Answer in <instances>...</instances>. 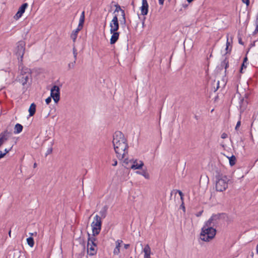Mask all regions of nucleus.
<instances>
[{"mask_svg": "<svg viewBox=\"0 0 258 258\" xmlns=\"http://www.w3.org/2000/svg\"><path fill=\"white\" fill-rule=\"evenodd\" d=\"M112 143L116 156L119 160L124 159V163L128 164L126 156L128 154V144L124 135L120 132H116L114 135Z\"/></svg>", "mask_w": 258, "mask_h": 258, "instance_id": "obj_1", "label": "nucleus"}, {"mask_svg": "<svg viewBox=\"0 0 258 258\" xmlns=\"http://www.w3.org/2000/svg\"><path fill=\"white\" fill-rule=\"evenodd\" d=\"M213 224L205 222L202 228L200 234L201 239L204 241L209 242L212 240L216 234V230Z\"/></svg>", "mask_w": 258, "mask_h": 258, "instance_id": "obj_2", "label": "nucleus"}, {"mask_svg": "<svg viewBox=\"0 0 258 258\" xmlns=\"http://www.w3.org/2000/svg\"><path fill=\"white\" fill-rule=\"evenodd\" d=\"M216 189L217 191H223L228 187V177L223 174H218L216 176Z\"/></svg>", "mask_w": 258, "mask_h": 258, "instance_id": "obj_3", "label": "nucleus"}, {"mask_svg": "<svg viewBox=\"0 0 258 258\" xmlns=\"http://www.w3.org/2000/svg\"><path fill=\"white\" fill-rule=\"evenodd\" d=\"M102 221L101 217L96 215L94 217L93 222L91 223L92 229L93 236L98 235L101 229Z\"/></svg>", "mask_w": 258, "mask_h": 258, "instance_id": "obj_4", "label": "nucleus"}, {"mask_svg": "<svg viewBox=\"0 0 258 258\" xmlns=\"http://www.w3.org/2000/svg\"><path fill=\"white\" fill-rule=\"evenodd\" d=\"M88 236L87 253L90 255H94L96 254L97 251V245L95 242L96 239L94 236L90 237V235L89 233Z\"/></svg>", "mask_w": 258, "mask_h": 258, "instance_id": "obj_5", "label": "nucleus"}, {"mask_svg": "<svg viewBox=\"0 0 258 258\" xmlns=\"http://www.w3.org/2000/svg\"><path fill=\"white\" fill-rule=\"evenodd\" d=\"M25 43L24 41H20L18 42L17 46L16 48V54L18 56V59L20 57L21 60H22L25 52Z\"/></svg>", "mask_w": 258, "mask_h": 258, "instance_id": "obj_6", "label": "nucleus"}, {"mask_svg": "<svg viewBox=\"0 0 258 258\" xmlns=\"http://www.w3.org/2000/svg\"><path fill=\"white\" fill-rule=\"evenodd\" d=\"M50 96L55 103H57L60 99V89L57 86H53L50 90Z\"/></svg>", "mask_w": 258, "mask_h": 258, "instance_id": "obj_7", "label": "nucleus"}, {"mask_svg": "<svg viewBox=\"0 0 258 258\" xmlns=\"http://www.w3.org/2000/svg\"><path fill=\"white\" fill-rule=\"evenodd\" d=\"M110 32L117 31L119 29V23L117 15H115L109 24Z\"/></svg>", "mask_w": 258, "mask_h": 258, "instance_id": "obj_8", "label": "nucleus"}, {"mask_svg": "<svg viewBox=\"0 0 258 258\" xmlns=\"http://www.w3.org/2000/svg\"><path fill=\"white\" fill-rule=\"evenodd\" d=\"M115 10L114 12V13L120 12L121 15L122 16V19H121L120 20V23L125 24L126 23V19H125V15L124 11L122 10V9L121 8V7L119 5H118V4L115 5Z\"/></svg>", "mask_w": 258, "mask_h": 258, "instance_id": "obj_9", "label": "nucleus"}, {"mask_svg": "<svg viewBox=\"0 0 258 258\" xmlns=\"http://www.w3.org/2000/svg\"><path fill=\"white\" fill-rule=\"evenodd\" d=\"M28 5L27 3L23 4L19 9L18 11L16 14L15 18L16 19H19L23 13L25 12L26 9L28 7Z\"/></svg>", "mask_w": 258, "mask_h": 258, "instance_id": "obj_10", "label": "nucleus"}, {"mask_svg": "<svg viewBox=\"0 0 258 258\" xmlns=\"http://www.w3.org/2000/svg\"><path fill=\"white\" fill-rule=\"evenodd\" d=\"M149 5L147 0H142V6L141 7V14L145 16L148 13Z\"/></svg>", "mask_w": 258, "mask_h": 258, "instance_id": "obj_11", "label": "nucleus"}, {"mask_svg": "<svg viewBox=\"0 0 258 258\" xmlns=\"http://www.w3.org/2000/svg\"><path fill=\"white\" fill-rule=\"evenodd\" d=\"M144 166V163L142 161L135 160L133 161V164L131 166V168L132 169H141Z\"/></svg>", "mask_w": 258, "mask_h": 258, "instance_id": "obj_12", "label": "nucleus"}, {"mask_svg": "<svg viewBox=\"0 0 258 258\" xmlns=\"http://www.w3.org/2000/svg\"><path fill=\"white\" fill-rule=\"evenodd\" d=\"M221 216V214L214 215L207 222L209 223L210 224H213L215 226L218 223V220L220 218Z\"/></svg>", "mask_w": 258, "mask_h": 258, "instance_id": "obj_13", "label": "nucleus"}, {"mask_svg": "<svg viewBox=\"0 0 258 258\" xmlns=\"http://www.w3.org/2000/svg\"><path fill=\"white\" fill-rule=\"evenodd\" d=\"M122 242V240L119 239H118L115 241V247L114 248L113 251V253L114 255H118L119 254L120 248Z\"/></svg>", "mask_w": 258, "mask_h": 258, "instance_id": "obj_14", "label": "nucleus"}, {"mask_svg": "<svg viewBox=\"0 0 258 258\" xmlns=\"http://www.w3.org/2000/svg\"><path fill=\"white\" fill-rule=\"evenodd\" d=\"M110 33L112 34V35L110 38V43L111 44H114L118 40L119 38V33L117 31L110 32Z\"/></svg>", "mask_w": 258, "mask_h": 258, "instance_id": "obj_15", "label": "nucleus"}, {"mask_svg": "<svg viewBox=\"0 0 258 258\" xmlns=\"http://www.w3.org/2000/svg\"><path fill=\"white\" fill-rule=\"evenodd\" d=\"M8 135L9 133L7 131H5L0 134V147L8 140Z\"/></svg>", "mask_w": 258, "mask_h": 258, "instance_id": "obj_16", "label": "nucleus"}, {"mask_svg": "<svg viewBox=\"0 0 258 258\" xmlns=\"http://www.w3.org/2000/svg\"><path fill=\"white\" fill-rule=\"evenodd\" d=\"M29 76V74H22L20 76L19 80L23 86L27 84Z\"/></svg>", "mask_w": 258, "mask_h": 258, "instance_id": "obj_17", "label": "nucleus"}, {"mask_svg": "<svg viewBox=\"0 0 258 258\" xmlns=\"http://www.w3.org/2000/svg\"><path fill=\"white\" fill-rule=\"evenodd\" d=\"M143 251L144 252V258H149L151 257V250L148 244L145 245L143 249Z\"/></svg>", "mask_w": 258, "mask_h": 258, "instance_id": "obj_18", "label": "nucleus"}, {"mask_svg": "<svg viewBox=\"0 0 258 258\" xmlns=\"http://www.w3.org/2000/svg\"><path fill=\"white\" fill-rule=\"evenodd\" d=\"M82 29L81 28L77 27V28L76 30L73 31L71 35V37L72 39L74 42H75L77 39L79 32Z\"/></svg>", "mask_w": 258, "mask_h": 258, "instance_id": "obj_19", "label": "nucleus"}, {"mask_svg": "<svg viewBox=\"0 0 258 258\" xmlns=\"http://www.w3.org/2000/svg\"><path fill=\"white\" fill-rule=\"evenodd\" d=\"M36 111V105L33 103L31 104L29 109V115L30 116H33Z\"/></svg>", "mask_w": 258, "mask_h": 258, "instance_id": "obj_20", "label": "nucleus"}, {"mask_svg": "<svg viewBox=\"0 0 258 258\" xmlns=\"http://www.w3.org/2000/svg\"><path fill=\"white\" fill-rule=\"evenodd\" d=\"M23 130V126L17 123L14 127V133L15 134H19L22 132Z\"/></svg>", "mask_w": 258, "mask_h": 258, "instance_id": "obj_21", "label": "nucleus"}, {"mask_svg": "<svg viewBox=\"0 0 258 258\" xmlns=\"http://www.w3.org/2000/svg\"><path fill=\"white\" fill-rule=\"evenodd\" d=\"M227 157L228 158L229 161V164L231 166L235 164L236 159L234 155H232L231 157L227 156Z\"/></svg>", "mask_w": 258, "mask_h": 258, "instance_id": "obj_22", "label": "nucleus"}, {"mask_svg": "<svg viewBox=\"0 0 258 258\" xmlns=\"http://www.w3.org/2000/svg\"><path fill=\"white\" fill-rule=\"evenodd\" d=\"M106 213H107V208L105 207H104L99 212V214L101 216L100 217L101 219L105 218V217L106 216Z\"/></svg>", "mask_w": 258, "mask_h": 258, "instance_id": "obj_23", "label": "nucleus"}, {"mask_svg": "<svg viewBox=\"0 0 258 258\" xmlns=\"http://www.w3.org/2000/svg\"><path fill=\"white\" fill-rule=\"evenodd\" d=\"M27 242L31 247H33L34 245V241L33 238L32 237H30L27 238Z\"/></svg>", "mask_w": 258, "mask_h": 258, "instance_id": "obj_24", "label": "nucleus"}, {"mask_svg": "<svg viewBox=\"0 0 258 258\" xmlns=\"http://www.w3.org/2000/svg\"><path fill=\"white\" fill-rule=\"evenodd\" d=\"M137 173L142 175L146 179H149L150 178L149 173H148L146 171H143L142 172L137 171Z\"/></svg>", "mask_w": 258, "mask_h": 258, "instance_id": "obj_25", "label": "nucleus"}, {"mask_svg": "<svg viewBox=\"0 0 258 258\" xmlns=\"http://www.w3.org/2000/svg\"><path fill=\"white\" fill-rule=\"evenodd\" d=\"M221 66L223 67H224L225 70L227 69V68L229 66L228 61V60L225 58L221 63Z\"/></svg>", "mask_w": 258, "mask_h": 258, "instance_id": "obj_26", "label": "nucleus"}, {"mask_svg": "<svg viewBox=\"0 0 258 258\" xmlns=\"http://www.w3.org/2000/svg\"><path fill=\"white\" fill-rule=\"evenodd\" d=\"M76 60H74V61L71 62L68 64V70H71L74 68L76 64Z\"/></svg>", "mask_w": 258, "mask_h": 258, "instance_id": "obj_27", "label": "nucleus"}, {"mask_svg": "<svg viewBox=\"0 0 258 258\" xmlns=\"http://www.w3.org/2000/svg\"><path fill=\"white\" fill-rule=\"evenodd\" d=\"M73 52L74 60H76L77 59L78 52H77V49H76V48L75 47H73Z\"/></svg>", "mask_w": 258, "mask_h": 258, "instance_id": "obj_28", "label": "nucleus"}, {"mask_svg": "<svg viewBox=\"0 0 258 258\" xmlns=\"http://www.w3.org/2000/svg\"><path fill=\"white\" fill-rule=\"evenodd\" d=\"M84 21H85V20L79 19V23L78 27H79V28L82 29L83 27Z\"/></svg>", "mask_w": 258, "mask_h": 258, "instance_id": "obj_29", "label": "nucleus"}, {"mask_svg": "<svg viewBox=\"0 0 258 258\" xmlns=\"http://www.w3.org/2000/svg\"><path fill=\"white\" fill-rule=\"evenodd\" d=\"M52 152V147H51L47 149V150L45 153V156H47L48 155L50 154Z\"/></svg>", "mask_w": 258, "mask_h": 258, "instance_id": "obj_30", "label": "nucleus"}, {"mask_svg": "<svg viewBox=\"0 0 258 258\" xmlns=\"http://www.w3.org/2000/svg\"><path fill=\"white\" fill-rule=\"evenodd\" d=\"M255 29L254 31V33H256L258 32V21L255 20Z\"/></svg>", "mask_w": 258, "mask_h": 258, "instance_id": "obj_31", "label": "nucleus"}, {"mask_svg": "<svg viewBox=\"0 0 258 258\" xmlns=\"http://www.w3.org/2000/svg\"><path fill=\"white\" fill-rule=\"evenodd\" d=\"M51 97H49L45 99V102L47 104H48L51 101Z\"/></svg>", "mask_w": 258, "mask_h": 258, "instance_id": "obj_32", "label": "nucleus"}, {"mask_svg": "<svg viewBox=\"0 0 258 258\" xmlns=\"http://www.w3.org/2000/svg\"><path fill=\"white\" fill-rule=\"evenodd\" d=\"M80 20H85V12L84 11H83L82 12V14H81V16L80 17Z\"/></svg>", "mask_w": 258, "mask_h": 258, "instance_id": "obj_33", "label": "nucleus"}, {"mask_svg": "<svg viewBox=\"0 0 258 258\" xmlns=\"http://www.w3.org/2000/svg\"><path fill=\"white\" fill-rule=\"evenodd\" d=\"M242 2L245 4L246 6L248 7L249 5V0H241Z\"/></svg>", "mask_w": 258, "mask_h": 258, "instance_id": "obj_34", "label": "nucleus"}, {"mask_svg": "<svg viewBox=\"0 0 258 258\" xmlns=\"http://www.w3.org/2000/svg\"><path fill=\"white\" fill-rule=\"evenodd\" d=\"M244 63H245L244 62H243V63L241 65V69H240V72L241 73H243L242 72V70H243V68H246V66H245Z\"/></svg>", "mask_w": 258, "mask_h": 258, "instance_id": "obj_35", "label": "nucleus"}, {"mask_svg": "<svg viewBox=\"0 0 258 258\" xmlns=\"http://www.w3.org/2000/svg\"><path fill=\"white\" fill-rule=\"evenodd\" d=\"M228 137V135L226 133H223L222 135H221V138L222 139H226Z\"/></svg>", "mask_w": 258, "mask_h": 258, "instance_id": "obj_36", "label": "nucleus"}, {"mask_svg": "<svg viewBox=\"0 0 258 258\" xmlns=\"http://www.w3.org/2000/svg\"><path fill=\"white\" fill-rule=\"evenodd\" d=\"M240 124H241V122H240V121H238L237 122V124H236V125L235 126V130H238V127L240 126Z\"/></svg>", "mask_w": 258, "mask_h": 258, "instance_id": "obj_37", "label": "nucleus"}, {"mask_svg": "<svg viewBox=\"0 0 258 258\" xmlns=\"http://www.w3.org/2000/svg\"><path fill=\"white\" fill-rule=\"evenodd\" d=\"M225 50H226V52L225 54H227V53H229V52H230V51H231V48L229 49V46H226V48H225Z\"/></svg>", "mask_w": 258, "mask_h": 258, "instance_id": "obj_38", "label": "nucleus"}, {"mask_svg": "<svg viewBox=\"0 0 258 258\" xmlns=\"http://www.w3.org/2000/svg\"><path fill=\"white\" fill-rule=\"evenodd\" d=\"M6 155V153H3L1 151V153H0V158H3L5 155Z\"/></svg>", "mask_w": 258, "mask_h": 258, "instance_id": "obj_39", "label": "nucleus"}, {"mask_svg": "<svg viewBox=\"0 0 258 258\" xmlns=\"http://www.w3.org/2000/svg\"><path fill=\"white\" fill-rule=\"evenodd\" d=\"M129 247H130V244H124V248L125 249H127Z\"/></svg>", "mask_w": 258, "mask_h": 258, "instance_id": "obj_40", "label": "nucleus"}, {"mask_svg": "<svg viewBox=\"0 0 258 258\" xmlns=\"http://www.w3.org/2000/svg\"><path fill=\"white\" fill-rule=\"evenodd\" d=\"M117 161L116 160H114L113 161V163L112 164V165L114 166H115L117 165Z\"/></svg>", "mask_w": 258, "mask_h": 258, "instance_id": "obj_41", "label": "nucleus"}, {"mask_svg": "<svg viewBox=\"0 0 258 258\" xmlns=\"http://www.w3.org/2000/svg\"><path fill=\"white\" fill-rule=\"evenodd\" d=\"M164 0H159V3L161 5H163L164 4Z\"/></svg>", "mask_w": 258, "mask_h": 258, "instance_id": "obj_42", "label": "nucleus"}, {"mask_svg": "<svg viewBox=\"0 0 258 258\" xmlns=\"http://www.w3.org/2000/svg\"><path fill=\"white\" fill-rule=\"evenodd\" d=\"M29 234L31 235V236H36L37 235V232H35L34 233H30Z\"/></svg>", "mask_w": 258, "mask_h": 258, "instance_id": "obj_43", "label": "nucleus"}, {"mask_svg": "<svg viewBox=\"0 0 258 258\" xmlns=\"http://www.w3.org/2000/svg\"><path fill=\"white\" fill-rule=\"evenodd\" d=\"M226 46H228L229 47L230 46V42L229 41L228 38H227V42H226Z\"/></svg>", "mask_w": 258, "mask_h": 258, "instance_id": "obj_44", "label": "nucleus"}, {"mask_svg": "<svg viewBox=\"0 0 258 258\" xmlns=\"http://www.w3.org/2000/svg\"><path fill=\"white\" fill-rule=\"evenodd\" d=\"M178 193H179V195L181 197V198L182 199V196H183V194H182V192L181 191H180V190H178Z\"/></svg>", "mask_w": 258, "mask_h": 258, "instance_id": "obj_45", "label": "nucleus"}, {"mask_svg": "<svg viewBox=\"0 0 258 258\" xmlns=\"http://www.w3.org/2000/svg\"><path fill=\"white\" fill-rule=\"evenodd\" d=\"M10 150H8L7 149H6L5 150V153H6H6H8V152L10 151Z\"/></svg>", "mask_w": 258, "mask_h": 258, "instance_id": "obj_46", "label": "nucleus"}, {"mask_svg": "<svg viewBox=\"0 0 258 258\" xmlns=\"http://www.w3.org/2000/svg\"><path fill=\"white\" fill-rule=\"evenodd\" d=\"M255 20H256V21H258V13H257V15H256Z\"/></svg>", "mask_w": 258, "mask_h": 258, "instance_id": "obj_47", "label": "nucleus"}, {"mask_svg": "<svg viewBox=\"0 0 258 258\" xmlns=\"http://www.w3.org/2000/svg\"><path fill=\"white\" fill-rule=\"evenodd\" d=\"M256 252L258 253V244L256 245Z\"/></svg>", "mask_w": 258, "mask_h": 258, "instance_id": "obj_48", "label": "nucleus"}, {"mask_svg": "<svg viewBox=\"0 0 258 258\" xmlns=\"http://www.w3.org/2000/svg\"><path fill=\"white\" fill-rule=\"evenodd\" d=\"M221 146H222L223 148H224V147H225V145H224V144L223 143H221Z\"/></svg>", "mask_w": 258, "mask_h": 258, "instance_id": "obj_49", "label": "nucleus"}, {"mask_svg": "<svg viewBox=\"0 0 258 258\" xmlns=\"http://www.w3.org/2000/svg\"><path fill=\"white\" fill-rule=\"evenodd\" d=\"M188 3H190L192 1H193V0H186Z\"/></svg>", "mask_w": 258, "mask_h": 258, "instance_id": "obj_50", "label": "nucleus"}, {"mask_svg": "<svg viewBox=\"0 0 258 258\" xmlns=\"http://www.w3.org/2000/svg\"><path fill=\"white\" fill-rule=\"evenodd\" d=\"M247 60V58L246 57H245L244 58V61L243 62H246V61Z\"/></svg>", "mask_w": 258, "mask_h": 258, "instance_id": "obj_51", "label": "nucleus"}, {"mask_svg": "<svg viewBox=\"0 0 258 258\" xmlns=\"http://www.w3.org/2000/svg\"><path fill=\"white\" fill-rule=\"evenodd\" d=\"M36 166H37L36 163H34V168H35L36 167Z\"/></svg>", "mask_w": 258, "mask_h": 258, "instance_id": "obj_52", "label": "nucleus"}, {"mask_svg": "<svg viewBox=\"0 0 258 258\" xmlns=\"http://www.w3.org/2000/svg\"><path fill=\"white\" fill-rule=\"evenodd\" d=\"M181 206L182 207V208H183V209L184 210H185V207H184V206H183L182 205Z\"/></svg>", "mask_w": 258, "mask_h": 258, "instance_id": "obj_53", "label": "nucleus"}, {"mask_svg": "<svg viewBox=\"0 0 258 258\" xmlns=\"http://www.w3.org/2000/svg\"><path fill=\"white\" fill-rule=\"evenodd\" d=\"M201 212L199 213L198 215H197V216H199L201 215Z\"/></svg>", "mask_w": 258, "mask_h": 258, "instance_id": "obj_54", "label": "nucleus"}, {"mask_svg": "<svg viewBox=\"0 0 258 258\" xmlns=\"http://www.w3.org/2000/svg\"><path fill=\"white\" fill-rule=\"evenodd\" d=\"M11 231H10L9 232V236L11 237Z\"/></svg>", "mask_w": 258, "mask_h": 258, "instance_id": "obj_55", "label": "nucleus"}, {"mask_svg": "<svg viewBox=\"0 0 258 258\" xmlns=\"http://www.w3.org/2000/svg\"><path fill=\"white\" fill-rule=\"evenodd\" d=\"M239 43L242 44L241 41L240 39L239 40Z\"/></svg>", "mask_w": 258, "mask_h": 258, "instance_id": "obj_56", "label": "nucleus"}, {"mask_svg": "<svg viewBox=\"0 0 258 258\" xmlns=\"http://www.w3.org/2000/svg\"><path fill=\"white\" fill-rule=\"evenodd\" d=\"M144 22H143V23H142V26H144Z\"/></svg>", "mask_w": 258, "mask_h": 258, "instance_id": "obj_57", "label": "nucleus"}]
</instances>
